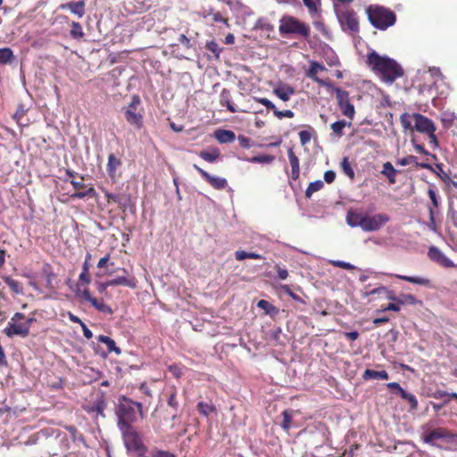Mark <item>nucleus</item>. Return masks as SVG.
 <instances>
[{"mask_svg": "<svg viewBox=\"0 0 457 457\" xmlns=\"http://www.w3.org/2000/svg\"><path fill=\"white\" fill-rule=\"evenodd\" d=\"M417 158L413 155H408L407 157L399 159L397 162L402 166H406L410 163L416 162Z\"/></svg>", "mask_w": 457, "mask_h": 457, "instance_id": "nucleus-64", "label": "nucleus"}, {"mask_svg": "<svg viewBox=\"0 0 457 457\" xmlns=\"http://www.w3.org/2000/svg\"><path fill=\"white\" fill-rule=\"evenodd\" d=\"M115 414L117 416L118 428L132 426L137 420V411L133 408V400L125 395L119 396Z\"/></svg>", "mask_w": 457, "mask_h": 457, "instance_id": "nucleus-4", "label": "nucleus"}, {"mask_svg": "<svg viewBox=\"0 0 457 457\" xmlns=\"http://www.w3.org/2000/svg\"><path fill=\"white\" fill-rule=\"evenodd\" d=\"M287 155L289 159V162L291 165V178L294 180L298 179L300 175V164H299V159L295 154L293 148H289L287 150Z\"/></svg>", "mask_w": 457, "mask_h": 457, "instance_id": "nucleus-18", "label": "nucleus"}, {"mask_svg": "<svg viewBox=\"0 0 457 457\" xmlns=\"http://www.w3.org/2000/svg\"><path fill=\"white\" fill-rule=\"evenodd\" d=\"M300 142L303 145H306L311 140V134L307 130H301L299 132Z\"/></svg>", "mask_w": 457, "mask_h": 457, "instance_id": "nucleus-61", "label": "nucleus"}, {"mask_svg": "<svg viewBox=\"0 0 457 457\" xmlns=\"http://www.w3.org/2000/svg\"><path fill=\"white\" fill-rule=\"evenodd\" d=\"M450 395L449 393L443 391V390H437L434 393V398L436 399H445L444 403H448L450 402Z\"/></svg>", "mask_w": 457, "mask_h": 457, "instance_id": "nucleus-57", "label": "nucleus"}, {"mask_svg": "<svg viewBox=\"0 0 457 457\" xmlns=\"http://www.w3.org/2000/svg\"><path fill=\"white\" fill-rule=\"evenodd\" d=\"M70 35L73 39L80 40L84 37L82 26L78 21H72L71 24Z\"/></svg>", "mask_w": 457, "mask_h": 457, "instance_id": "nucleus-31", "label": "nucleus"}, {"mask_svg": "<svg viewBox=\"0 0 457 457\" xmlns=\"http://www.w3.org/2000/svg\"><path fill=\"white\" fill-rule=\"evenodd\" d=\"M94 195H95V189L93 187H89L86 191H78V192L72 194L71 197L82 199V198H85L86 196H92Z\"/></svg>", "mask_w": 457, "mask_h": 457, "instance_id": "nucleus-54", "label": "nucleus"}, {"mask_svg": "<svg viewBox=\"0 0 457 457\" xmlns=\"http://www.w3.org/2000/svg\"><path fill=\"white\" fill-rule=\"evenodd\" d=\"M111 286H126L130 288L137 287V280L135 278H127L126 276H120L116 278L110 279Z\"/></svg>", "mask_w": 457, "mask_h": 457, "instance_id": "nucleus-25", "label": "nucleus"}, {"mask_svg": "<svg viewBox=\"0 0 457 457\" xmlns=\"http://www.w3.org/2000/svg\"><path fill=\"white\" fill-rule=\"evenodd\" d=\"M235 257L237 261H243L246 258L255 259V260H262L264 259L262 255L256 253H249L245 251H237L235 253Z\"/></svg>", "mask_w": 457, "mask_h": 457, "instance_id": "nucleus-34", "label": "nucleus"}, {"mask_svg": "<svg viewBox=\"0 0 457 457\" xmlns=\"http://www.w3.org/2000/svg\"><path fill=\"white\" fill-rule=\"evenodd\" d=\"M399 171L394 168L390 162H386L383 164V170H381V173L387 178L390 184H395L396 182L395 175Z\"/></svg>", "mask_w": 457, "mask_h": 457, "instance_id": "nucleus-27", "label": "nucleus"}, {"mask_svg": "<svg viewBox=\"0 0 457 457\" xmlns=\"http://www.w3.org/2000/svg\"><path fill=\"white\" fill-rule=\"evenodd\" d=\"M428 256L431 261L440 264L443 267L453 268L455 266L453 261L446 257L444 253L436 246L432 245L428 248Z\"/></svg>", "mask_w": 457, "mask_h": 457, "instance_id": "nucleus-12", "label": "nucleus"}, {"mask_svg": "<svg viewBox=\"0 0 457 457\" xmlns=\"http://www.w3.org/2000/svg\"><path fill=\"white\" fill-rule=\"evenodd\" d=\"M220 104L227 107L231 112H237V109L231 102V92L229 89L223 88L220 94Z\"/></svg>", "mask_w": 457, "mask_h": 457, "instance_id": "nucleus-20", "label": "nucleus"}, {"mask_svg": "<svg viewBox=\"0 0 457 457\" xmlns=\"http://www.w3.org/2000/svg\"><path fill=\"white\" fill-rule=\"evenodd\" d=\"M106 407V403L104 399L100 398L97 399L93 405L90 407L89 411H95L97 414L101 415L102 417H104V411Z\"/></svg>", "mask_w": 457, "mask_h": 457, "instance_id": "nucleus-39", "label": "nucleus"}, {"mask_svg": "<svg viewBox=\"0 0 457 457\" xmlns=\"http://www.w3.org/2000/svg\"><path fill=\"white\" fill-rule=\"evenodd\" d=\"M103 192L104 193V196L108 203L113 202L117 204L119 202L118 200L120 194H112L107 190H103Z\"/></svg>", "mask_w": 457, "mask_h": 457, "instance_id": "nucleus-62", "label": "nucleus"}, {"mask_svg": "<svg viewBox=\"0 0 457 457\" xmlns=\"http://www.w3.org/2000/svg\"><path fill=\"white\" fill-rule=\"evenodd\" d=\"M413 119L415 120L414 129L420 133H431L436 131V127L434 122L428 119V117L420 114L414 113Z\"/></svg>", "mask_w": 457, "mask_h": 457, "instance_id": "nucleus-11", "label": "nucleus"}, {"mask_svg": "<svg viewBox=\"0 0 457 457\" xmlns=\"http://www.w3.org/2000/svg\"><path fill=\"white\" fill-rule=\"evenodd\" d=\"M92 306L95 307L97 311L105 313V314H112V309L111 306L105 304L104 303V300L98 301L96 298L92 301Z\"/></svg>", "mask_w": 457, "mask_h": 457, "instance_id": "nucleus-40", "label": "nucleus"}, {"mask_svg": "<svg viewBox=\"0 0 457 457\" xmlns=\"http://www.w3.org/2000/svg\"><path fill=\"white\" fill-rule=\"evenodd\" d=\"M395 278H397L401 280H404V281L412 283V284H417V285L424 286V287H430V288L433 287L431 285V281L427 278L399 275V274H396Z\"/></svg>", "mask_w": 457, "mask_h": 457, "instance_id": "nucleus-22", "label": "nucleus"}, {"mask_svg": "<svg viewBox=\"0 0 457 457\" xmlns=\"http://www.w3.org/2000/svg\"><path fill=\"white\" fill-rule=\"evenodd\" d=\"M43 273L46 275V286L53 289V279L55 278V274L52 271V269L49 264H45L43 267Z\"/></svg>", "mask_w": 457, "mask_h": 457, "instance_id": "nucleus-42", "label": "nucleus"}, {"mask_svg": "<svg viewBox=\"0 0 457 457\" xmlns=\"http://www.w3.org/2000/svg\"><path fill=\"white\" fill-rule=\"evenodd\" d=\"M333 89L336 92L337 104L342 113L353 120L355 110L353 104L350 103L349 93L340 87H334Z\"/></svg>", "mask_w": 457, "mask_h": 457, "instance_id": "nucleus-9", "label": "nucleus"}, {"mask_svg": "<svg viewBox=\"0 0 457 457\" xmlns=\"http://www.w3.org/2000/svg\"><path fill=\"white\" fill-rule=\"evenodd\" d=\"M340 167L342 169V171L346 176H348L350 179H353L354 171H353L347 157L343 158L342 162H340Z\"/></svg>", "mask_w": 457, "mask_h": 457, "instance_id": "nucleus-43", "label": "nucleus"}, {"mask_svg": "<svg viewBox=\"0 0 457 457\" xmlns=\"http://www.w3.org/2000/svg\"><path fill=\"white\" fill-rule=\"evenodd\" d=\"M60 9L69 10L79 18H81L86 12V2L84 0L68 2L61 4Z\"/></svg>", "mask_w": 457, "mask_h": 457, "instance_id": "nucleus-15", "label": "nucleus"}, {"mask_svg": "<svg viewBox=\"0 0 457 457\" xmlns=\"http://www.w3.org/2000/svg\"><path fill=\"white\" fill-rule=\"evenodd\" d=\"M179 43L183 45L186 48L189 49L192 47L190 39L184 34H180L178 38Z\"/></svg>", "mask_w": 457, "mask_h": 457, "instance_id": "nucleus-63", "label": "nucleus"}, {"mask_svg": "<svg viewBox=\"0 0 457 457\" xmlns=\"http://www.w3.org/2000/svg\"><path fill=\"white\" fill-rule=\"evenodd\" d=\"M124 446L128 453H136L138 456L145 455L147 447L143 441V436L133 426L119 428Z\"/></svg>", "mask_w": 457, "mask_h": 457, "instance_id": "nucleus-3", "label": "nucleus"}, {"mask_svg": "<svg viewBox=\"0 0 457 457\" xmlns=\"http://www.w3.org/2000/svg\"><path fill=\"white\" fill-rule=\"evenodd\" d=\"M140 104L141 99L139 96L134 95L129 105L123 108L126 120L137 129H141L143 126V115L137 112V108Z\"/></svg>", "mask_w": 457, "mask_h": 457, "instance_id": "nucleus-8", "label": "nucleus"}, {"mask_svg": "<svg viewBox=\"0 0 457 457\" xmlns=\"http://www.w3.org/2000/svg\"><path fill=\"white\" fill-rule=\"evenodd\" d=\"M389 220V216L386 213H378L372 216L365 214L362 230L365 232L379 230Z\"/></svg>", "mask_w": 457, "mask_h": 457, "instance_id": "nucleus-10", "label": "nucleus"}, {"mask_svg": "<svg viewBox=\"0 0 457 457\" xmlns=\"http://www.w3.org/2000/svg\"><path fill=\"white\" fill-rule=\"evenodd\" d=\"M197 411L204 416H209L210 413L216 411V408L212 403L199 402L197 403Z\"/></svg>", "mask_w": 457, "mask_h": 457, "instance_id": "nucleus-38", "label": "nucleus"}, {"mask_svg": "<svg viewBox=\"0 0 457 457\" xmlns=\"http://www.w3.org/2000/svg\"><path fill=\"white\" fill-rule=\"evenodd\" d=\"M199 156L208 162H213L220 157V151L218 149H213L211 152L202 151L200 152Z\"/></svg>", "mask_w": 457, "mask_h": 457, "instance_id": "nucleus-36", "label": "nucleus"}, {"mask_svg": "<svg viewBox=\"0 0 457 457\" xmlns=\"http://www.w3.org/2000/svg\"><path fill=\"white\" fill-rule=\"evenodd\" d=\"M366 63L387 84H393L403 76V69L395 59L387 55H379L375 50L368 53Z\"/></svg>", "mask_w": 457, "mask_h": 457, "instance_id": "nucleus-1", "label": "nucleus"}, {"mask_svg": "<svg viewBox=\"0 0 457 457\" xmlns=\"http://www.w3.org/2000/svg\"><path fill=\"white\" fill-rule=\"evenodd\" d=\"M97 339L99 342L104 343L107 346L108 353L114 352L116 354H120L121 350L116 346L114 340L111 337L104 335H100Z\"/></svg>", "mask_w": 457, "mask_h": 457, "instance_id": "nucleus-30", "label": "nucleus"}, {"mask_svg": "<svg viewBox=\"0 0 457 457\" xmlns=\"http://www.w3.org/2000/svg\"><path fill=\"white\" fill-rule=\"evenodd\" d=\"M330 263L333 266H335V267L342 268V269H345V270H354V269H356V267L354 265H353L350 262H345V261H339V260L336 261V260H333V261H330Z\"/></svg>", "mask_w": 457, "mask_h": 457, "instance_id": "nucleus-52", "label": "nucleus"}, {"mask_svg": "<svg viewBox=\"0 0 457 457\" xmlns=\"http://www.w3.org/2000/svg\"><path fill=\"white\" fill-rule=\"evenodd\" d=\"M436 440H444L446 443L457 442V434L452 433L445 428L426 429L422 436V441L427 445L441 449L442 446L436 443Z\"/></svg>", "mask_w": 457, "mask_h": 457, "instance_id": "nucleus-6", "label": "nucleus"}, {"mask_svg": "<svg viewBox=\"0 0 457 457\" xmlns=\"http://www.w3.org/2000/svg\"><path fill=\"white\" fill-rule=\"evenodd\" d=\"M279 33L281 35L298 34L307 39L310 36V28L293 16H283L279 21Z\"/></svg>", "mask_w": 457, "mask_h": 457, "instance_id": "nucleus-5", "label": "nucleus"}, {"mask_svg": "<svg viewBox=\"0 0 457 457\" xmlns=\"http://www.w3.org/2000/svg\"><path fill=\"white\" fill-rule=\"evenodd\" d=\"M4 280L15 294H23V288L19 281L12 278L11 277H4Z\"/></svg>", "mask_w": 457, "mask_h": 457, "instance_id": "nucleus-37", "label": "nucleus"}, {"mask_svg": "<svg viewBox=\"0 0 457 457\" xmlns=\"http://www.w3.org/2000/svg\"><path fill=\"white\" fill-rule=\"evenodd\" d=\"M4 333L8 337H12L14 336H20L21 337H26L29 335L28 332V324H24V322H9L7 327L4 328Z\"/></svg>", "mask_w": 457, "mask_h": 457, "instance_id": "nucleus-13", "label": "nucleus"}, {"mask_svg": "<svg viewBox=\"0 0 457 457\" xmlns=\"http://www.w3.org/2000/svg\"><path fill=\"white\" fill-rule=\"evenodd\" d=\"M237 140H238L239 145L245 149H249L254 145V143L252 141L251 138H249L245 136H243V135H239L237 137Z\"/></svg>", "mask_w": 457, "mask_h": 457, "instance_id": "nucleus-47", "label": "nucleus"}, {"mask_svg": "<svg viewBox=\"0 0 457 457\" xmlns=\"http://www.w3.org/2000/svg\"><path fill=\"white\" fill-rule=\"evenodd\" d=\"M203 178L215 189L221 190L228 186L225 178L212 176L208 172H203Z\"/></svg>", "mask_w": 457, "mask_h": 457, "instance_id": "nucleus-17", "label": "nucleus"}, {"mask_svg": "<svg viewBox=\"0 0 457 457\" xmlns=\"http://www.w3.org/2000/svg\"><path fill=\"white\" fill-rule=\"evenodd\" d=\"M395 302L400 305H416L418 303H421L420 300H418L417 297L411 294H400L395 299Z\"/></svg>", "mask_w": 457, "mask_h": 457, "instance_id": "nucleus-28", "label": "nucleus"}, {"mask_svg": "<svg viewBox=\"0 0 457 457\" xmlns=\"http://www.w3.org/2000/svg\"><path fill=\"white\" fill-rule=\"evenodd\" d=\"M323 187L324 182L320 179L311 182L305 190L306 198H311L313 193L320 191Z\"/></svg>", "mask_w": 457, "mask_h": 457, "instance_id": "nucleus-33", "label": "nucleus"}, {"mask_svg": "<svg viewBox=\"0 0 457 457\" xmlns=\"http://www.w3.org/2000/svg\"><path fill=\"white\" fill-rule=\"evenodd\" d=\"M76 294L79 296L83 297L86 301L89 302L90 303H92V301L96 299L95 297L91 296L90 292L87 288L84 289L82 292L79 289H78L76 291Z\"/></svg>", "mask_w": 457, "mask_h": 457, "instance_id": "nucleus-60", "label": "nucleus"}, {"mask_svg": "<svg viewBox=\"0 0 457 457\" xmlns=\"http://www.w3.org/2000/svg\"><path fill=\"white\" fill-rule=\"evenodd\" d=\"M326 68L325 66L322 64V63H320L316 61H312L310 62V68L309 70L306 71V76L310 79H312L313 81L319 83L320 85L323 86V87H330V83L322 79H320L318 76H317V73L319 71H325Z\"/></svg>", "mask_w": 457, "mask_h": 457, "instance_id": "nucleus-14", "label": "nucleus"}, {"mask_svg": "<svg viewBox=\"0 0 457 457\" xmlns=\"http://www.w3.org/2000/svg\"><path fill=\"white\" fill-rule=\"evenodd\" d=\"M151 457H176V455L169 451L154 448L151 451Z\"/></svg>", "mask_w": 457, "mask_h": 457, "instance_id": "nucleus-53", "label": "nucleus"}, {"mask_svg": "<svg viewBox=\"0 0 457 457\" xmlns=\"http://www.w3.org/2000/svg\"><path fill=\"white\" fill-rule=\"evenodd\" d=\"M28 109L25 108L24 104H19L15 113L12 115V119H14L18 124H21V119L26 114Z\"/></svg>", "mask_w": 457, "mask_h": 457, "instance_id": "nucleus-51", "label": "nucleus"}, {"mask_svg": "<svg viewBox=\"0 0 457 457\" xmlns=\"http://www.w3.org/2000/svg\"><path fill=\"white\" fill-rule=\"evenodd\" d=\"M363 379H388L389 375L386 370H365L362 375Z\"/></svg>", "mask_w": 457, "mask_h": 457, "instance_id": "nucleus-26", "label": "nucleus"}, {"mask_svg": "<svg viewBox=\"0 0 457 457\" xmlns=\"http://www.w3.org/2000/svg\"><path fill=\"white\" fill-rule=\"evenodd\" d=\"M282 417H283V420H282L280 426L285 431H288L291 428L292 411L285 410L282 412Z\"/></svg>", "mask_w": 457, "mask_h": 457, "instance_id": "nucleus-41", "label": "nucleus"}, {"mask_svg": "<svg viewBox=\"0 0 457 457\" xmlns=\"http://www.w3.org/2000/svg\"><path fill=\"white\" fill-rule=\"evenodd\" d=\"M255 100L262 104V105H264L268 110H272L273 112H275V110L277 109L275 104L270 101L269 100L268 98H265V97H259V98H255Z\"/></svg>", "mask_w": 457, "mask_h": 457, "instance_id": "nucleus-56", "label": "nucleus"}, {"mask_svg": "<svg viewBox=\"0 0 457 457\" xmlns=\"http://www.w3.org/2000/svg\"><path fill=\"white\" fill-rule=\"evenodd\" d=\"M205 46L206 49L212 52L217 59L220 58V54L222 51V48L220 47V46L214 40L208 41Z\"/></svg>", "mask_w": 457, "mask_h": 457, "instance_id": "nucleus-45", "label": "nucleus"}, {"mask_svg": "<svg viewBox=\"0 0 457 457\" xmlns=\"http://www.w3.org/2000/svg\"><path fill=\"white\" fill-rule=\"evenodd\" d=\"M214 137L220 144L232 143L236 139V135L232 130L219 129L214 131Z\"/></svg>", "mask_w": 457, "mask_h": 457, "instance_id": "nucleus-21", "label": "nucleus"}, {"mask_svg": "<svg viewBox=\"0 0 457 457\" xmlns=\"http://www.w3.org/2000/svg\"><path fill=\"white\" fill-rule=\"evenodd\" d=\"M436 171H434L435 173L437 174V176L445 182V183H447L448 181L451 180V177L449 176V174H447L446 172H445L443 170V164L442 163H439V164H436Z\"/></svg>", "mask_w": 457, "mask_h": 457, "instance_id": "nucleus-49", "label": "nucleus"}, {"mask_svg": "<svg viewBox=\"0 0 457 457\" xmlns=\"http://www.w3.org/2000/svg\"><path fill=\"white\" fill-rule=\"evenodd\" d=\"M365 214L355 211H348L346 213V223L351 228L360 227L363 229Z\"/></svg>", "mask_w": 457, "mask_h": 457, "instance_id": "nucleus-16", "label": "nucleus"}, {"mask_svg": "<svg viewBox=\"0 0 457 457\" xmlns=\"http://www.w3.org/2000/svg\"><path fill=\"white\" fill-rule=\"evenodd\" d=\"M351 122L347 123L345 120H340L333 122L330 125L331 129L337 137H341L344 135V129L346 126H350Z\"/></svg>", "mask_w": 457, "mask_h": 457, "instance_id": "nucleus-32", "label": "nucleus"}, {"mask_svg": "<svg viewBox=\"0 0 457 457\" xmlns=\"http://www.w3.org/2000/svg\"><path fill=\"white\" fill-rule=\"evenodd\" d=\"M275 160V156L270 154L256 155L246 159L252 163H271Z\"/></svg>", "mask_w": 457, "mask_h": 457, "instance_id": "nucleus-35", "label": "nucleus"}, {"mask_svg": "<svg viewBox=\"0 0 457 457\" xmlns=\"http://www.w3.org/2000/svg\"><path fill=\"white\" fill-rule=\"evenodd\" d=\"M403 399L407 400L410 403L411 410L414 411L418 408V400L416 396L407 391H404L401 395Z\"/></svg>", "mask_w": 457, "mask_h": 457, "instance_id": "nucleus-44", "label": "nucleus"}, {"mask_svg": "<svg viewBox=\"0 0 457 457\" xmlns=\"http://www.w3.org/2000/svg\"><path fill=\"white\" fill-rule=\"evenodd\" d=\"M120 165H121V161L120 159H118L113 154H110L108 156L106 170H107L109 177L112 179H115L116 170Z\"/></svg>", "mask_w": 457, "mask_h": 457, "instance_id": "nucleus-23", "label": "nucleus"}, {"mask_svg": "<svg viewBox=\"0 0 457 457\" xmlns=\"http://www.w3.org/2000/svg\"><path fill=\"white\" fill-rule=\"evenodd\" d=\"M274 115L281 120L283 118H293L295 113L291 110H285V111H278V109L275 110Z\"/></svg>", "mask_w": 457, "mask_h": 457, "instance_id": "nucleus-55", "label": "nucleus"}, {"mask_svg": "<svg viewBox=\"0 0 457 457\" xmlns=\"http://www.w3.org/2000/svg\"><path fill=\"white\" fill-rule=\"evenodd\" d=\"M273 93L282 101L287 102L290 99V96L295 93L293 87L288 85H280L274 88Z\"/></svg>", "mask_w": 457, "mask_h": 457, "instance_id": "nucleus-19", "label": "nucleus"}, {"mask_svg": "<svg viewBox=\"0 0 457 457\" xmlns=\"http://www.w3.org/2000/svg\"><path fill=\"white\" fill-rule=\"evenodd\" d=\"M254 28L255 29H263V30H267V31H270L272 29V26L270 25V23L267 21V19L265 18H260L256 21L255 22V25H254Z\"/></svg>", "mask_w": 457, "mask_h": 457, "instance_id": "nucleus-46", "label": "nucleus"}, {"mask_svg": "<svg viewBox=\"0 0 457 457\" xmlns=\"http://www.w3.org/2000/svg\"><path fill=\"white\" fill-rule=\"evenodd\" d=\"M400 120H401V123H402L403 127L405 129H412L411 122L410 120V116H409V114L407 112H404V113H403L401 115Z\"/></svg>", "mask_w": 457, "mask_h": 457, "instance_id": "nucleus-59", "label": "nucleus"}, {"mask_svg": "<svg viewBox=\"0 0 457 457\" xmlns=\"http://www.w3.org/2000/svg\"><path fill=\"white\" fill-rule=\"evenodd\" d=\"M14 59L15 56L11 48H0V65L11 64Z\"/></svg>", "mask_w": 457, "mask_h": 457, "instance_id": "nucleus-29", "label": "nucleus"}, {"mask_svg": "<svg viewBox=\"0 0 457 457\" xmlns=\"http://www.w3.org/2000/svg\"><path fill=\"white\" fill-rule=\"evenodd\" d=\"M118 201H120L117 203L119 207L125 210L130 204V195L128 194H120Z\"/></svg>", "mask_w": 457, "mask_h": 457, "instance_id": "nucleus-50", "label": "nucleus"}, {"mask_svg": "<svg viewBox=\"0 0 457 457\" xmlns=\"http://www.w3.org/2000/svg\"><path fill=\"white\" fill-rule=\"evenodd\" d=\"M257 307L263 310L265 314L271 318L276 317L279 313V309L267 300L262 299L257 303Z\"/></svg>", "mask_w": 457, "mask_h": 457, "instance_id": "nucleus-24", "label": "nucleus"}, {"mask_svg": "<svg viewBox=\"0 0 457 457\" xmlns=\"http://www.w3.org/2000/svg\"><path fill=\"white\" fill-rule=\"evenodd\" d=\"M335 12L343 31L349 33L359 31V22L353 10L340 9L335 5Z\"/></svg>", "mask_w": 457, "mask_h": 457, "instance_id": "nucleus-7", "label": "nucleus"}, {"mask_svg": "<svg viewBox=\"0 0 457 457\" xmlns=\"http://www.w3.org/2000/svg\"><path fill=\"white\" fill-rule=\"evenodd\" d=\"M386 386L393 390L395 394L401 395L405 390L397 382H389Z\"/></svg>", "mask_w": 457, "mask_h": 457, "instance_id": "nucleus-58", "label": "nucleus"}, {"mask_svg": "<svg viewBox=\"0 0 457 457\" xmlns=\"http://www.w3.org/2000/svg\"><path fill=\"white\" fill-rule=\"evenodd\" d=\"M281 289L283 290L284 293H286L287 295H288L293 300H295V302H298V303H304V301L302 299V297L296 294H295L289 286L287 285H283L281 286Z\"/></svg>", "mask_w": 457, "mask_h": 457, "instance_id": "nucleus-48", "label": "nucleus"}, {"mask_svg": "<svg viewBox=\"0 0 457 457\" xmlns=\"http://www.w3.org/2000/svg\"><path fill=\"white\" fill-rule=\"evenodd\" d=\"M370 24L380 30H386L396 21V16L391 10L380 5H370L367 9Z\"/></svg>", "mask_w": 457, "mask_h": 457, "instance_id": "nucleus-2", "label": "nucleus"}]
</instances>
